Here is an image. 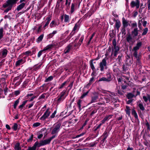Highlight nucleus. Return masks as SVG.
<instances>
[{"instance_id": "obj_33", "label": "nucleus", "mask_w": 150, "mask_h": 150, "mask_svg": "<svg viewBox=\"0 0 150 150\" xmlns=\"http://www.w3.org/2000/svg\"><path fill=\"white\" fill-rule=\"evenodd\" d=\"M64 22H68L69 21V16L68 15L65 14L64 15Z\"/></svg>"}, {"instance_id": "obj_25", "label": "nucleus", "mask_w": 150, "mask_h": 150, "mask_svg": "<svg viewBox=\"0 0 150 150\" xmlns=\"http://www.w3.org/2000/svg\"><path fill=\"white\" fill-rule=\"evenodd\" d=\"M126 113L129 116L130 115V109L129 107L128 106H126V109L125 110Z\"/></svg>"}, {"instance_id": "obj_19", "label": "nucleus", "mask_w": 150, "mask_h": 150, "mask_svg": "<svg viewBox=\"0 0 150 150\" xmlns=\"http://www.w3.org/2000/svg\"><path fill=\"white\" fill-rule=\"evenodd\" d=\"M122 22L124 27L125 28L128 25V22L124 18H123L122 19Z\"/></svg>"}, {"instance_id": "obj_18", "label": "nucleus", "mask_w": 150, "mask_h": 150, "mask_svg": "<svg viewBox=\"0 0 150 150\" xmlns=\"http://www.w3.org/2000/svg\"><path fill=\"white\" fill-rule=\"evenodd\" d=\"M25 3H23L19 5L17 7L16 10L19 11L23 8L25 6Z\"/></svg>"}, {"instance_id": "obj_31", "label": "nucleus", "mask_w": 150, "mask_h": 150, "mask_svg": "<svg viewBox=\"0 0 150 150\" xmlns=\"http://www.w3.org/2000/svg\"><path fill=\"white\" fill-rule=\"evenodd\" d=\"M132 114L133 115L136 119L138 118V115L136 112L134 110H133L132 111Z\"/></svg>"}, {"instance_id": "obj_5", "label": "nucleus", "mask_w": 150, "mask_h": 150, "mask_svg": "<svg viewBox=\"0 0 150 150\" xmlns=\"http://www.w3.org/2000/svg\"><path fill=\"white\" fill-rule=\"evenodd\" d=\"M108 58L105 57L100 63L99 66L100 67V70L101 71H103L104 69H106L107 68L106 60Z\"/></svg>"}, {"instance_id": "obj_12", "label": "nucleus", "mask_w": 150, "mask_h": 150, "mask_svg": "<svg viewBox=\"0 0 150 150\" xmlns=\"http://www.w3.org/2000/svg\"><path fill=\"white\" fill-rule=\"evenodd\" d=\"M8 51L6 49H3L1 52L0 56L2 58L5 57L7 54Z\"/></svg>"}, {"instance_id": "obj_40", "label": "nucleus", "mask_w": 150, "mask_h": 150, "mask_svg": "<svg viewBox=\"0 0 150 150\" xmlns=\"http://www.w3.org/2000/svg\"><path fill=\"white\" fill-rule=\"evenodd\" d=\"M138 106L141 110H143L144 109V108L143 106V104L142 103H139L138 105Z\"/></svg>"}, {"instance_id": "obj_27", "label": "nucleus", "mask_w": 150, "mask_h": 150, "mask_svg": "<svg viewBox=\"0 0 150 150\" xmlns=\"http://www.w3.org/2000/svg\"><path fill=\"white\" fill-rule=\"evenodd\" d=\"M110 79L111 78L107 79L105 77H102L99 79V81H109L111 80Z\"/></svg>"}, {"instance_id": "obj_28", "label": "nucleus", "mask_w": 150, "mask_h": 150, "mask_svg": "<svg viewBox=\"0 0 150 150\" xmlns=\"http://www.w3.org/2000/svg\"><path fill=\"white\" fill-rule=\"evenodd\" d=\"M115 26L117 29H119L120 26V22L119 21L117 20L115 23Z\"/></svg>"}, {"instance_id": "obj_42", "label": "nucleus", "mask_w": 150, "mask_h": 150, "mask_svg": "<svg viewBox=\"0 0 150 150\" xmlns=\"http://www.w3.org/2000/svg\"><path fill=\"white\" fill-rule=\"evenodd\" d=\"M84 39V36L83 35H82L81 38H80L79 42V43L80 45H81V43L83 41Z\"/></svg>"}, {"instance_id": "obj_36", "label": "nucleus", "mask_w": 150, "mask_h": 150, "mask_svg": "<svg viewBox=\"0 0 150 150\" xmlns=\"http://www.w3.org/2000/svg\"><path fill=\"white\" fill-rule=\"evenodd\" d=\"M98 98V97L97 96H94L92 97L91 103H93L95 102Z\"/></svg>"}, {"instance_id": "obj_4", "label": "nucleus", "mask_w": 150, "mask_h": 150, "mask_svg": "<svg viewBox=\"0 0 150 150\" xmlns=\"http://www.w3.org/2000/svg\"><path fill=\"white\" fill-rule=\"evenodd\" d=\"M59 46V45H58V43L57 42L54 43L52 44H50L47 45L45 47H44L42 50L38 52V57H39L41 56L43 52L51 49L54 46Z\"/></svg>"}, {"instance_id": "obj_34", "label": "nucleus", "mask_w": 150, "mask_h": 150, "mask_svg": "<svg viewBox=\"0 0 150 150\" xmlns=\"http://www.w3.org/2000/svg\"><path fill=\"white\" fill-rule=\"evenodd\" d=\"M60 3H61L62 4L63 3V0H57V1L56 6H58V7H59V4Z\"/></svg>"}, {"instance_id": "obj_62", "label": "nucleus", "mask_w": 150, "mask_h": 150, "mask_svg": "<svg viewBox=\"0 0 150 150\" xmlns=\"http://www.w3.org/2000/svg\"><path fill=\"white\" fill-rule=\"evenodd\" d=\"M94 78L93 77L91 78L89 80V82L91 83H92L94 81Z\"/></svg>"}, {"instance_id": "obj_6", "label": "nucleus", "mask_w": 150, "mask_h": 150, "mask_svg": "<svg viewBox=\"0 0 150 150\" xmlns=\"http://www.w3.org/2000/svg\"><path fill=\"white\" fill-rule=\"evenodd\" d=\"M18 0H8L6 3L3 5V7L6 8L8 6L12 7L13 4H16Z\"/></svg>"}, {"instance_id": "obj_43", "label": "nucleus", "mask_w": 150, "mask_h": 150, "mask_svg": "<svg viewBox=\"0 0 150 150\" xmlns=\"http://www.w3.org/2000/svg\"><path fill=\"white\" fill-rule=\"evenodd\" d=\"M90 66H91V69L93 70V71H94L95 69V68L94 67V66L93 63L92 62H90Z\"/></svg>"}, {"instance_id": "obj_56", "label": "nucleus", "mask_w": 150, "mask_h": 150, "mask_svg": "<svg viewBox=\"0 0 150 150\" xmlns=\"http://www.w3.org/2000/svg\"><path fill=\"white\" fill-rule=\"evenodd\" d=\"M20 93L19 91H16L14 92V94L16 96L18 95Z\"/></svg>"}, {"instance_id": "obj_3", "label": "nucleus", "mask_w": 150, "mask_h": 150, "mask_svg": "<svg viewBox=\"0 0 150 150\" xmlns=\"http://www.w3.org/2000/svg\"><path fill=\"white\" fill-rule=\"evenodd\" d=\"M116 95L113 93H111L110 94H107L105 98L107 103H109L110 101L112 102L116 101V99L115 97Z\"/></svg>"}, {"instance_id": "obj_50", "label": "nucleus", "mask_w": 150, "mask_h": 150, "mask_svg": "<svg viewBox=\"0 0 150 150\" xmlns=\"http://www.w3.org/2000/svg\"><path fill=\"white\" fill-rule=\"evenodd\" d=\"M88 93V92H86V93H83L81 96L80 98L81 99H82L83 98L86 96L87 95Z\"/></svg>"}, {"instance_id": "obj_57", "label": "nucleus", "mask_w": 150, "mask_h": 150, "mask_svg": "<svg viewBox=\"0 0 150 150\" xmlns=\"http://www.w3.org/2000/svg\"><path fill=\"white\" fill-rule=\"evenodd\" d=\"M102 125V124H100L94 130V131H96L98 129H99Z\"/></svg>"}, {"instance_id": "obj_41", "label": "nucleus", "mask_w": 150, "mask_h": 150, "mask_svg": "<svg viewBox=\"0 0 150 150\" xmlns=\"http://www.w3.org/2000/svg\"><path fill=\"white\" fill-rule=\"evenodd\" d=\"M55 21H52L50 24V26L51 28H52L55 26Z\"/></svg>"}, {"instance_id": "obj_26", "label": "nucleus", "mask_w": 150, "mask_h": 150, "mask_svg": "<svg viewBox=\"0 0 150 150\" xmlns=\"http://www.w3.org/2000/svg\"><path fill=\"white\" fill-rule=\"evenodd\" d=\"M75 5L74 3L71 4V13H73L75 10Z\"/></svg>"}, {"instance_id": "obj_53", "label": "nucleus", "mask_w": 150, "mask_h": 150, "mask_svg": "<svg viewBox=\"0 0 150 150\" xmlns=\"http://www.w3.org/2000/svg\"><path fill=\"white\" fill-rule=\"evenodd\" d=\"M8 88L6 87L4 89V94L6 95V93L8 92Z\"/></svg>"}, {"instance_id": "obj_13", "label": "nucleus", "mask_w": 150, "mask_h": 150, "mask_svg": "<svg viewBox=\"0 0 150 150\" xmlns=\"http://www.w3.org/2000/svg\"><path fill=\"white\" fill-rule=\"evenodd\" d=\"M119 50V49L118 46L114 47L112 49V54H113L114 56H116Z\"/></svg>"}, {"instance_id": "obj_7", "label": "nucleus", "mask_w": 150, "mask_h": 150, "mask_svg": "<svg viewBox=\"0 0 150 150\" xmlns=\"http://www.w3.org/2000/svg\"><path fill=\"white\" fill-rule=\"evenodd\" d=\"M51 110L50 108H48L43 115L41 117L40 119L42 120H45L47 118L50 116L51 113Z\"/></svg>"}, {"instance_id": "obj_55", "label": "nucleus", "mask_w": 150, "mask_h": 150, "mask_svg": "<svg viewBox=\"0 0 150 150\" xmlns=\"http://www.w3.org/2000/svg\"><path fill=\"white\" fill-rule=\"evenodd\" d=\"M73 82H72L68 86V87H69L70 88L69 89V90H70L71 89V88H72V87L73 86Z\"/></svg>"}, {"instance_id": "obj_9", "label": "nucleus", "mask_w": 150, "mask_h": 150, "mask_svg": "<svg viewBox=\"0 0 150 150\" xmlns=\"http://www.w3.org/2000/svg\"><path fill=\"white\" fill-rule=\"evenodd\" d=\"M54 138V136H52L49 139L41 141L40 144L41 146H43L49 144L51 140Z\"/></svg>"}, {"instance_id": "obj_22", "label": "nucleus", "mask_w": 150, "mask_h": 150, "mask_svg": "<svg viewBox=\"0 0 150 150\" xmlns=\"http://www.w3.org/2000/svg\"><path fill=\"white\" fill-rule=\"evenodd\" d=\"M82 102V100H79L77 102V105L79 109V111H80L82 109L81 108V104Z\"/></svg>"}, {"instance_id": "obj_2", "label": "nucleus", "mask_w": 150, "mask_h": 150, "mask_svg": "<svg viewBox=\"0 0 150 150\" xmlns=\"http://www.w3.org/2000/svg\"><path fill=\"white\" fill-rule=\"evenodd\" d=\"M68 94L66 93V90H64L57 97V102L59 103L62 102L66 98Z\"/></svg>"}, {"instance_id": "obj_51", "label": "nucleus", "mask_w": 150, "mask_h": 150, "mask_svg": "<svg viewBox=\"0 0 150 150\" xmlns=\"http://www.w3.org/2000/svg\"><path fill=\"white\" fill-rule=\"evenodd\" d=\"M112 44L113 47H116V40L115 39H113L112 40Z\"/></svg>"}, {"instance_id": "obj_60", "label": "nucleus", "mask_w": 150, "mask_h": 150, "mask_svg": "<svg viewBox=\"0 0 150 150\" xmlns=\"http://www.w3.org/2000/svg\"><path fill=\"white\" fill-rule=\"evenodd\" d=\"M41 27H42L41 26H40L38 27V28L37 30V32L38 33H39L40 32H41Z\"/></svg>"}, {"instance_id": "obj_24", "label": "nucleus", "mask_w": 150, "mask_h": 150, "mask_svg": "<svg viewBox=\"0 0 150 150\" xmlns=\"http://www.w3.org/2000/svg\"><path fill=\"white\" fill-rule=\"evenodd\" d=\"M28 100H25L22 102V104L20 105L19 106V108L21 110H22L23 107V106L25 105L26 103H27Z\"/></svg>"}, {"instance_id": "obj_46", "label": "nucleus", "mask_w": 150, "mask_h": 150, "mask_svg": "<svg viewBox=\"0 0 150 150\" xmlns=\"http://www.w3.org/2000/svg\"><path fill=\"white\" fill-rule=\"evenodd\" d=\"M131 26L132 27H136V28H137V23L136 22H135L134 23H133L131 24Z\"/></svg>"}, {"instance_id": "obj_61", "label": "nucleus", "mask_w": 150, "mask_h": 150, "mask_svg": "<svg viewBox=\"0 0 150 150\" xmlns=\"http://www.w3.org/2000/svg\"><path fill=\"white\" fill-rule=\"evenodd\" d=\"M106 121H107L105 118L101 121V124L102 125L104 124Z\"/></svg>"}, {"instance_id": "obj_10", "label": "nucleus", "mask_w": 150, "mask_h": 150, "mask_svg": "<svg viewBox=\"0 0 150 150\" xmlns=\"http://www.w3.org/2000/svg\"><path fill=\"white\" fill-rule=\"evenodd\" d=\"M140 93L137 91L136 92L133 91V93H129L127 94V97L128 99H130L133 98L134 96H136L138 95H139Z\"/></svg>"}, {"instance_id": "obj_39", "label": "nucleus", "mask_w": 150, "mask_h": 150, "mask_svg": "<svg viewBox=\"0 0 150 150\" xmlns=\"http://www.w3.org/2000/svg\"><path fill=\"white\" fill-rule=\"evenodd\" d=\"M112 115H107L105 117V119L107 120V121H108L109 119H110L112 116Z\"/></svg>"}, {"instance_id": "obj_49", "label": "nucleus", "mask_w": 150, "mask_h": 150, "mask_svg": "<svg viewBox=\"0 0 150 150\" xmlns=\"http://www.w3.org/2000/svg\"><path fill=\"white\" fill-rule=\"evenodd\" d=\"M142 45V43L141 42H139L137 44L136 46L139 49V47Z\"/></svg>"}, {"instance_id": "obj_52", "label": "nucleus", "mask_w": 150, "mask_h": 150, "mask_svg": "<svg viewBox=\"0 0 150 150\" xmlns=\"http://www.w3.org/2000/svg\"><path fill=\"white\" fill-rule=\"evenodd\" d=\"M103 135L104 136L105 138L104 139V140L108 136L107 132L106 131H105L103 134Z\"/></svg>"}, {"instance_id": "obj_8", "label": "nucleus", "mask_w": 150, "mask_h": 150, "mask_svg": "<svg viewBox=\"0 0 150 150\" xmlns=\"http://www.w3.org/2000/svg\"><path fill=\"white\" fill-rule=\"evenodd\" d=\"M130 6L132 8L136 7L137 9L140 6V1L139 0L132 1L130 3Z\"/></svg>"}, {"instance_id": "obj_1", "label": "nucleus", "mask_w": 150, "mask_h": 150, "mask_svg": "<svg viewBox=\"0 0 150 150\" xmlns=\"http://www.w3.org/2000/svg\"><path fill=\"white\" fill-rule=\"evenodd\" d=\"M61 123L57 122L54 124L50 128L51 133L52 135V136H54L55 138L57 135L61 128Z\"/></svg>"}, {"instance_id": "obj_20", "label": "nucleus", "mask_w": 150, "mask_h": 150, "mask_svg": "<svg viewBox=\"0 0 150 150\" xmlns=\"http://www.w3.org/2000/svg\"><path fill=\"white\" fill-rule=\"evenodd\" d=\"M4 34V29L3 28H0V40H1Z\"/></svg>"}, {"instance_id": "obj_23", "label": "nucleus", "mask_w": 150, "mask_h": 150, "mask_svg": "<svg viewBox=\"0 0 150 150\" xmlns=\"http://www.w3.org/2000/svg\"><path fill=\"white\" fill-rule=\"evenodd\" d=\"M133 56L135 57V58L137 61H139L140 59L139 56H138L137 54V52L136 51H133Z\"/></svg>"}, {"instance_id": "obj_38", "label": "nucleus", "mask_w": 150, "mask_h": 150, "mask_svg": "<svg viewBox=\"0 0 150 150\" xmlns=\"http://www.w3.org/2000/svg\"><path fill=\"white\" fill-rule=\"evenodd\" d=\"M148 31V29L147 28H146L144 29L143 32L142 33V35H146Z\"/></svg>"}, {"instance_id": "obj_11", "label": "nucleus", "mask_w": 150, "mask_h": 150, "mask_svg": "<svg viewBox=\"0 0 150 150\" xmlns=\"http://www.w3.org/2000/svg\"><path fill=\"white\" fill-rule=\"evenodd\" d=\"M126 40L130 44L132 45L134 42L132 36L130 34L128 35L126 38Z\"/></svg>"}, {"instance_id": "obj_47", "label": "nucleus", "mask_w": 150, "mask_h": 150, "mask_svg": "<svg viewBox=\"0 0 150 150\" xmlns=\"http://www.w3.org/2000/svg\"><path fill=\"white\" fill-rule=\"evenodd\" d=\"M8 8H7L4 11V12H5L7 13L8 12L9 10H11L12 8L11 7H10L9 6H8Z\"/></svg>"}, {"instance_id": "obj_30", "label": "nucleus", "mask_w": 150, "mask_h": 150, "mask_svg": "<svg viewBox=\"0 0 150 150\" xmlns=\"http://www.w3.org/2000/svg\"><path fill=\"white\" fill-rule=\"evenodd\" d=\"M71 0H66L65 5L67 7H68L71 4Z\"/></svg>"}, {"instance_id": "obj_35", "label": "nucleus", "mask_w": 150, "mask_h": 150, "mask_svg": "<svg viewBox=\"0 0 150 150\" xmlns=\"http://www.w3.org/2000/svg\"><path fill=\"white\" fill-rule=\"evenodd\" d=\"M18 124L16 123H14L12 127V129L14 131H16L18 128Z\"/></svg>"}, {"instance_id": "obj_37", "label": "nucleus", "mask_w": 150, "mask_h": 150, "mask_svg": "<svg viewBox=\"0 0 150 150\" xmlns=\"http://www.w3.org/2000/svg\"><path fill=\"white\" fill-rule=\"evenodd\" d=\"M41 123L40 122H37L33 124V127H37L40 126Z\"/></svg>"}, {"instance_id": "obj_16", "label": "nucleus", "mask_w": 150, "mask_h": 150, "mask_svg": "<svg viewBox=\"0 0 150 150\" xmlns=\"http://www.w3.org/2000/svg\"><path fill=\"white\" fill-rule=\"evenodd\" d=\"M132 34L134 37H136L138 35V30L137 28H135L132 31Z\"/></svg>"}, {"instance_id": "obj_21", "label": "nucleus", "mask_w": 150, "mask_h": 150, "mask_svg": "<svg viewBox=\"0 0 150 150\" xmlns=\"http://www.w3.org/2000/svg\"><path fill=\"white\" fill-rule=\"evenodd\" d=\"M14 149L15 150H21V148L20 146V143L18 142L16 144Z\"/></svg>"}, {"instance_id": "obj_15", "label": "nucleus", "mask_w": 150, "mask_h": 150, "mask_svg": "<svg viewBox=\"0 0 150 150\" xmlns=\"http://www.w3.org/2000/svg\"><path fill=\"white\" fill-rule=\"evenodd\" d=\"M38 144V143L37 142H36L34 145L32 147H29L28 148V150H35Z\"/></svg>"}, {"instance_id": "obj_58", "label": "nucleus", "mask_w": 150, "mask_h": 150, "mask_svg": "<svg viewBox=\"0 0 150 150\" xmlns=\"http://www.w3.org/2000/svg\"><path fill=\"white\" fill-rule=\"evenodd\" d=\"M53 36L52 35L51 33H50L47 35V38L50 39L52 38Z\"/></svg>"}, {"instance_id": "obj_48", "label": "nucleus", "mask_w": 150, "mask_h": 150, "mask_svg": "<svg viewBox=\"0 0 150 150\" xmlns=\"http://www.w3.org/2000/svg\"><path fill=\"white\" fill-rule=\"evenodd\" d=\"M46 94L45 93H44L42 94L41 95L39 98V99H44L45 97V95Z\"/></svg>"}, {"instance_id": "obj_63", "label": "nucleus", "mask_w": 150, "mask_h": 150, "mask_svg": "<svg viewBox=\"0 0 150 150\" xmlns=\"http://www.w3.org/2000/svg\"><path fill=\"white\" fill-rule=\"evenodd\" d=\"M139 49L136 46H135L134 47L133 49L132 50V51H137V50H138Z\"/></svg>"}, {"instance_id": "obj_54", "label": "nucleus", "mask_w": 150, "mask_h": 150, "mask_svg": "<svg viewBox=\"0 0 150 150\" xmlns=\"http://www.w3.org/2000/svg\"><path fill=\"white\" fill-rule=\"evenodd\" d=\"M25 54L26 55H29V54H31V52L30 51H28L25 52Z\"/></svg>"}, {"instance_id": "obj_45", "label": "nucleus", "mask_w": 150, "mask_h": 150, "mask_svg": "<svg viewBox=\"0 0 150 150\" xmlns=\"http://www.w3.org/2000/svg\"><path fill=\"white\" fill-rule=\"evenodd\" d=\"M33 135L31 134L30 138L28 139L27 141L28 142H30L32 141L33 138Z\"/></svg>"}, {"instance_id": "obj_44", "label": "nucleus", "mask_w": 150, "mask_h": 150, "mask_svg": "<svg viewBox=\"0 0 150 150\" xmlns=\"http://www.w3.org/2000/svg\"><path fill=\"white\" fill-rule=\"evenodd\" d=\"M67 83V81H65L59 87V89H62V88Z\"/></svg>"}, {"instance_id": "obj_64", "label": "nucleus", "mask_w": 150, "mask_h": 150, "mask_svg": "<svg viewBox=\"0 0 150 150\" xmlns=\"http://www.w3.org/2000/svg\"><path fill=\"white\" fill-rule=\"evenodd\" d=\"M148 8L149 10L150 9V1L148 2Z\"/></svg>"}, {"instance_id": "obj_17", "label": "nucleus", "mask_w": 150, "mask_h": 150, "mask_svg": "<svg viewBox=\"0 0 150 150\" xmlns=\"http://www.w3.org/2000/svg\"><path fill=\"white\" fill-rule=\"evenodd\" d=\"M72 45L71 44L68 45L66 48V49L64 50V53L65 54H67L70 51L71 48L72 47Z\"/></svg>"}, {"instance_id": "obj_32", "label": "nucleus", "mask_w": 150, "mask_h": 150, "mask_svg": "<svg viewBox=\"0 0 150 150\" xmlns=\"http://www.w3.org/2000/svg\"><path fill=\"white\" fill-rule=\"evenodd\" d=\"M19 99H18L17 100H16L14 103V104L13 105V108L14 109H16V108L18 104L19 103Z\"/></svg>"}, {"instance_id": "obj_29", "label": "nucleus", "mask_w": 150, "mask_h": 150, "mask_svg": "<svg viewBox=\"0 0 150 150\" xmlns=\"http://www.w3.org/2000/svg\"><path fill=\"white\" fill-rule=\"evenodd\" d=\"M43 34H42L40 35L37 39V42L39 43L40 42H41L43 38Z\"/></svg>"}, {"instance_id": "obj_14", "label": "nucleus", "mask_w": 150, "mask_h": 150, "mask_svg": "<svg viewBox=\"0 0 150 150\" xmlns=\"http://www.w3.org/2000/svg\"><path fill=\"white\" fill-rule=\"evenodd\" d=\"M25 62V60L23 59H20L17 61L15 65L16 67H18L20 65L24 63Z\"/></svg>"}, {"instance_id": "obj_59", "label": "nucleus", "mask_w": 150, "mask_h": 150, "mask_svg": "<svg viewBox=\"0 0 150 150\" xmlns=\"http://www.w3.org/2000/svg\"><path fill=\"white\" fill-rule=\"evenodd\" d=\"M96 142H92V143H91L90 144V146L91 147H93V146L94 145H96Z\"/></svg>"}]
</instances>
